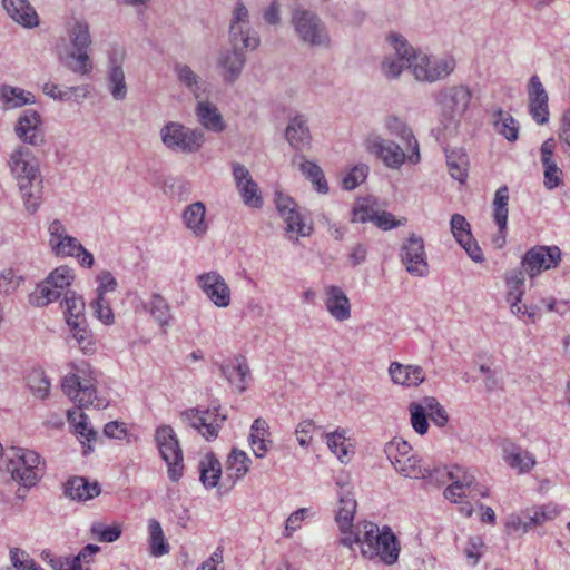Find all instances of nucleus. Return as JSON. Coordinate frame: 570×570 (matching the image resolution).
<instances>
[{
	"instance_id": "1",
	"label": "nucleus",
	"mask_w": 570,
	"mask_h": 570,
	"mask_svg": "<svg viewBox=\"0 0 570 570\" xmlns=\"http://www.w3.org/2000/svg\"><path fill=\"white\" fill-rule=\"evenodd\" d=\"M73 373L66 375L62 380L61 387L63 393L78 404L79 409L69 410L67 412L68 420L75 426V431L88 442L87 453L92 450L90 442L96 441L97 432L89 428L88 417L80 412L81 407L95 406L105 409L108 401L105 397H98L96 392V379L92 377V371L86 362L71 364Z\"/></svg>"
},
{
	"instance_id": "2",
	"label": "nucleus",
	"mask_w": 570,
	"mask_h": 570,
	"mask_svg": "<svg viewBox=\"0 0 570 570\" xmlns=\"http://www.w3.org/2000/svg\"><path fill=\"white\" fill-rule=\"evenodd\" d=\"M472 100V91L466 85L448 86L439 90L435 101L440 107V128L444 136H453L462 122Z\"/></svg>"
},
{
	"instance_id": "3",
	"label": "nucleus",
	"mask_w": 570,
	"mask_h": 570,
	"mask_svg": "<svg viewBox=\"0 0 570 570\" xmlns=\"http://www.w3.org/2000/svg\"><path fill=\"white\" fill-rule=\"evenodd\" d=\"M363 531L361 554L368 559H379L386 566L397 562L401 544L392 529L384 525L382 529L371 521L361 522Z\"/></svg>"
},
{
	"instance_id": "4",
	"label": "nucleus",
	"mask_w": 570,
	"mask_h": 570,
	"mask_svg": "<svg viewBox=\"0 0 570 570\" xmlns=\"http://www.w3.org/2000/svg\"><path fill=\"white\" fill-rule=\"evenodd\" d=\"M4 469L26 490L37 484L42 475L40 455L29 449L11 448L4 453Z\"/></svg>"
},
{
	"instance_id": "5",
	"label": "nucleus",
	"mask_w": 570,
	"mask_h": 570,
	"mask_svg": "<svg viewBox=\"0 0 570 570\" xmlns=\"http://www.w3.org/2000/svg\"><path fill=\"white\" fill-rule=\"evenodd\" d=\"M161 144L171 153L191 155L198 153L204 142L202 129L190 128L179 121H167L159 130Z\"/></svg>"
},
{
	"instance_id": "6",
	"label": "nucleus",
	"mask_w": 570,
	"mask_h": 570,
	"mask_svg": "<svg viewBox=\"0 0 570 570\" xmlns=\"http://www.w3.org/2000/svg\"><path fill=\"white\" fill-rule=\"evenodd\" d=\"M456 68V59L451 53L429 56L416 50L412 75L420 82L434 83L449 78Z\"/></svg>"
},
{
	"instance_id": "7",
	"label": "nucleus",
	"mask_w": 570,
	"mask_h": 570,
	"mask_svg": "<svg viewBox=\"0 0 570 570\" xmlns=\"http://www.w3.org/2000/svg\"><path fill=\"white\" fill-rule=\"evenodd\" d=\"M292 24L298 39L309 47L328 48L331 37L322 19L313 11L297 8L292 14Z\"/></svg>"
},
{
	"instance_id": "8",
	"label": "nucleus",
	"mask_w": 570,
	"mask_h": 570,
	"mask_svg": "<svg viewBox=\"0 0 570 570\" xmlns=\"http://www.w3.org/2000/svg\"><path fill=\"white\" fill-rule=\"evenodd\" d=\"M393 52L386 55L381 62V71L389 80L400 78L404 69L412 72L416 49L400 33H390L386 38Z\"/></svg>"
},
{
	"instance_id": "9",
	"label": "nucleus",
	"mask_w": 570,
	"mask_h": 570,
	"mask_svg": "<svg viewBox=\"0 0 570 570\" xmlns=\"http://www.w3.org/2000/svg\"><path fill=\"white\" fill-rule=\"evenodd\" d=\"M155 439L163 460L168 465V476L171 481H178L184 471L183 451L178 439L169 425L159 426L156 430Z\"/></svg>"
},
{
	"instance_id": "10",
	"label": "nucleus",
	"mask_w": 570,
	"mask_h": 570,
	"mask_svg": "<svg viewBox=\"0 0 570 570\" xmlns=\"http://www.w3.org/2000/svg\"><path fill=\"white\" fill-rule=\"evenodd\" d=\"M181 420L188 426L195 429L207 441L218 436V433L226 421V415L219 413L218 407L199 409L193 407L181 413Z\"/></svg>"
},
{
	"instance_id": "11",
	"label": "nucleus",
	"mask_w": 570,
	"mask_h": 570,
	"mask_svg": "<svg viewBox=\"0 0 570 570\" xmlns=\"http://www.w3.org/2000/svg\"><path fill=\"white\" fill-rule=\"evenodd\" d=\"M277 212L285 223V230L289 239L298 240V237H307L313 232V226L305 223L302 214L297 209V204L293 198L282 193L275 196Z\"/></svg>"
},
{
	"instance_id": "12",
	"label": "nucleus",
	"mask_w": 570,
	"mask_h": 570,
	"mask_svg": "<svg viewBox=\"0 0 570 570\" xmlns=\"http://www.w3.org/2000/svg\"><path fill=\"white\" fill-rule=\"evenodd\" d=\"M561 261V250L557 246H539L531 248L522 258V268L531 277L543 269L556 267Z\"/></svg>"
},
{
	"instance_id": "13",
	"label": "nucleus",
	"mask_w": 570,
	"mask_h": 570,
	"mask_svg": "<svg viewBox=\"0 0 570 570\" xmlns=\"http://www.w3.org/2000/svg\"><path fill=\"white\" fill-rule=\"evenodd\" d=\"M196 284L204 295L217 307L229 306L230 288L224 277L216 271L199 274Z\"/></svg>"
},
{
	"instance_id": "14",
	"label": "nucleus",
	"mask_w": 570,
	"mask_h": 570,
	"mask_svg": "<svg viewBox=\"0 0 570 570\" xmlns=\"http://www.w3.org/2000/svg\"><path fill=\"white\" fill-rule=\"evenodd\" d=\"M229 33L235 47L238 42H240L244 48L252 50L259 46V37L257 32L249 27L248 10L242 2H238L233 11Z\"/></svg>"
},
{
	"instance_id": "15",
	"label": "nucleus",
	"mask_w": 570,
	"mask_h": 570,
	"mask_svg": "<svg viewBox=\"0 0 570 570\" xmlns=\"http://www.w3.org/2000/svg\"><path fill=\"white\" fill-rule=\"evenodd\" d=\"M401 261L406 271L414 276H424L429 265L423 238L412 234L401 247Z\"/></svg>"
},
{
	"instance_id": "16",
	"label": "nucleus",
	"mask_w": 570,
	"mask_h": 570,
	"mask_svg": "<svg viewBox=\"0 0 570 570\" xmlns=\"http://www.w3.org/2000/svg\"><path fill=\"white\" fill-rule=\"evenodd\" d=\"M126 51L122 47L112 46L108 51V88L115 100H124L127 96V86L122 65Z\"/></svg>"
},
{
	"instance_id": "17",
	"label": "nucleus",
	"mask_w": 570,
	"mask_h": 570,
	"mask_svg": "<svg viewBox=\"0 0 570 570\" xmlns=\"http://www.w3.org/2000/svg\"><path fill=\"white\" fill-rule=\"evenodd\" d=\"M8 166L18 183L35 180L41 176L39 164L35 155L27 147H17L9 156Z\"/></svg>"
},
{
	"instance_id": "18",
	"label": "nucleus",
	"mask_w": 570,
	"mask_h": 570,
	"mask_svg": "<svg viewBox=\"0 0 570 570\" xmlns=\"http://www.w3.org/2000/svg\"><path fill=\"white\" fill-rule=\"evenodd\" d=\"M14 132L23 144L35 147L42 146L46 141L41 117L31 109L24 110L19 116Z\"/></svg>"
},
{
	"instance_id": "19",
	"label": "nucleus",
	"mask_w": 570,
	"mask_h": 570,
	"mask_svg": "<svg viewBox=\"0 0 570 570\" xmlns=\"http://www.w3.org/2000/svg\"><path fill=\"white\" fill-rule=\"evenodd\" d=\"M99 283L96 292V298L89 304V308L92 315L99 321H112L114 312L111 309L109 301L106 298L108 292H114L117 287V281L112 274L108 271L101 272L97 276Z\"/></svg>"
},
{
	"instance_id": "20",
	"label": "nucleus",
	"mask_w": 570,
	"mask_h": 570,
	"mask_svg": "<svg viewBox=\"0 0 570 570\" xmlns=\"http://www.w3.org/2000/svg\"><path fill=\"white\" fill-rule=\"evenodd\" d=\"M233 176L244 204L248 207L261 208L263 198L258 185L253 180L249 170L244 165L234 163Z\"/></svg>"
},
{
	"instance_id": "21",
	"label": "nucleus",
	"mask_w": 570,
	"mask_h": 570,
	"mask_svg": "<svg viewBox=\"0 0 570 570\" xmlns=\"http://www.w3.org/2000/svg\"><path fill=\"white\" fill-rule=\"evenodd\" d=\"M451 232L455 240L465 249L472 261L483 262V253L471 234L470 224L461 214H453L451 217Z\"/></svg>"
},
{
	"instance_id": "22",
	"label": "nucleus",
	"mask_w": 570,
	"mask_h": 570,
	"mask_svg": "<svg viewBox=\"0 0 570 570\" xmlns=\"http://www.w3.org/2000/svg\"><path fill=\"white\" fill-rule=\"evenodd\" d=\"M368 149L392 169H399L407 160L409 150L405 151L396 142L380 136L368 141Z\"/></svg>"
},
{
	"instance_id": "23",
	"label": "nucleus",
	"mask_w": 570,
	"mask_h": 570,
	"mask_svg": "<svg viewBox=\"0 0 570 570\" xmlns=\"http://www.w3.org/2000/svg\"><path fill=\"white\" fill-rule=\"evenodd\" d=\"M529 111L538 125H544L549 121L548 94L537 75L529 80L528 86Z\"/></svg>"
},
{
	"instance_id": "24",
	"label": "nucleus",
	"mask_w": 570,
	"mask_h": 570,
	"mask_svg": "<svg viewBox=\"0 0 570 570\" xmlns=\"http://www.w3.org/2000/svg\"><path fill=\"white\" fill-rule=\"evenodd\" d=\"M384 126L390 135L400 138L409 149L407 161L413 165L419 164L421 160L419 142L407 124L396 116H389Z\"/></svg>"
},
{
	"instance_id": "25",
	"label": "nucleus",
	"mask_w": 570,
	"mask_h": 570,
	"mask_svg": "<svg viewBox=\"0 0 570 570\" xmlns=\"http://www.w3.org/2000/svg\"><path fill=\"white\" fill-rule=\"evenodd\" d=\"M48 232L49 246L57 257L73 256L77 248H81V244L67 234L66 227L59 219L49 224Z\"/></svg>"
},
{
	"instance_id": "26",
	"label": "nucleus",
	"mask_w": 570,
	"mask_h": 570,
	"mask_svg": "<svg viewBox=\"0 0 570 570\" xmlns=\"http://www.w3.org/2000/svg\"><path fill=\"white\" fill-rule=\"evenodd\" d=\"M246 62L245 53L234 48L222 50L217 57L218 73L226 83H234L239 79Z\"/></svg>"
},
{
	"instance_id": "27",
	"label": "nucleus",
	"mask_w": 570,
	"mask_h": 570,
	"mask_svg": "<svg viewBox=\"0 0 570 570\" xmlns=\"http://www.w3.org/2000/svg\"><path fill=\"white\" fill-rule=\"evenodd\" d=\"M556 146V140L549 138L542 142L540 148L541 163L543 166V184L549 190L557 188L563 181V173L553 158Z\"/></svg>"
},
{
	"instance_id": "28",
	"label": "nucleus",
	"mask_w": 570,
	"mask_h": 570,
	"mask_svg": "<svg viewBox=\"0 0 570 570\" xmlns=\"http://www.w3.org/2000/svg\"><path fill=\"white\" fill-rule=\"evenodd\" d=\"M396 472L401 475L414 480H430L431 482L434 479V475H444L445 472L442 469L435 468L430 469L422 464L421 458L413 453V451L405 459L400 460L397 462H393L392 464Z\"/></svg>"
},
{
	"instance_id": "29",
	"label": "nucleus",
	"mask_w": 570,
	"mask_h": 570,
	"mask_svg": "<svg viewBox=\"0 0 570 570\" xmlns=\"http://www.w3.org/2000/svg\"><path fill=\"white\" fill-rule=\"evenodd\" d=\"M181 220L195 238L205 237L209 229V223L206 219V206L203 202H194L186 206L181 213Z\"/></svg>"
},
{
	"instance_id": "30",
	"label": "nucleus",
	"mask_w": 570,
	"mask_h": 570,
	"mask_svg": "<svg viewBox=\"0 0 570 570\" xmlns=\"http://www.w3.org/2000/svg\"><path fill=\"white\" fill-rule=\"evenodd\" d=\"M248 443L257 459H264L273 444L269 425L266 420L258 417L250 425Z\"/></svg>"
},
{
	"instance_id": "31",
	"label": "nucleus",
	"mask_w": 570,
	"mask_h": 570,
	"mask_svg": "<svg viewBox=\"0 0 570 570\" xmlns=\"http://www.w3.org/2000/svg\"><path fill=\"white\" fill-rule=\"evenodd\" d=\"M222 375L239 392L247 389L250 371L244 356H235L220 365Z\"/></svg>"
},
{
	"instance_id": "32",
	"label": "nucleus",
	"mask_w": 570,
	"mask_h": 570,
	"mask_svg": "<svg viewBox=\"0 0 570 570\" xmlns=\"http://www.w3.org/2000/svg\"><path fill=\"white\" fill-rule=\"evenodd\" d=\"M2 7L12 20L26 28L39 24L38 14L28 0H2Z\"/></svg>"
},
{
	"instance_id": "33",
	"label": "nucleus",
	"mask_w": 570,
	"mask_h": 570,
	"mask_svg": "<svg viewBox=\"0 0 570 570\" xmlns=\"http://www.w3.org/2000/svg\"><path fill=\"white\" fill-rule=\"evenodd\" d=\"M503 460L520 474L530 472L537 463L532 453L514 443L503 445Z\"/></svg>"
},
{
	"instance_id": "34",
	"label": "nucleus",
	"mask_w": 570,
	"mask_h": 570,
	"mask_svg": "<svg viewBox=\"0 0 570 570\" xmlns=\"http://www.w3.org/2000/svg\"><path fill=\"white\" fill-rule=\"evenodd\" d=\"M285 137L289 145L296 150L309 147L312 135L307 119L302 115L293 117L287 125Z\"/></svg>"
},
{
	"instance_id": "35",
	"label": "nucleus",
	"mask_w": 570,
	"mask_h": 570,
	"mask_svg": "<svg viewBox=\"0 0 570 570\" xmlns=\"http://www.w3.org/2000/svg\"><path fill=\"white\" fill-rule=\"evenodd\" d=\"M292 164L298 167L299 171L313 184L317 193L323 195L328 193L327 180L322 168L316 163L306 159L304 155H298L293 158Z\"/></svg>"
},
{
	"instance_id": "36",
	"label": "nucleus",
	"mask_w": 570,
	"mask_h": 570,
	"mask_svg": "<svg viewBox=\"0 0 570 570\" xmlns=\"http://www.w3.org/2000/svg\"><path fill=\"white\" fill-rule=\"evenodd\" d=\"M67 342L79 347L83 353L95 351L96 340L88 323H67Z\"/></svg>"
},
{
	"instance_id": "37",
	"label": "nucleus",
	"mask_w": 570,
	"mask_h": 570,
	"mask_svg": "<svg viewBox=\"0 0 570 570\" xmlns=\"http://www.w3.org/2000/svg\"><path fill=\"white\" fill-rule=\"evenodd\" d=\"M343 489L340 482L336 483ZM338 511L336 513V522L342 533L353 528L354 514L356 512V500L350 491L341 490L338 492Z\"/></svg>"
},
{
	"instance_id": "38",
	"label": "nucleus",
	"mask_w": 570,
	"mask_h": 570,
	"mask_svg": "<svg viewBox=\"0 0 570 570\" xmlns=\"http://www.w3.org/2000/svg\"><path fill=\"white\" fill-rule=\"evenodd\" d=\"M199 124L207 130L213 132H223L226 124L218 108L209 101H198L195 109Z\"/></svg>"
},
{
	"instance_id": "39",
	"label": "nucleus",
	"mask_w": 570,
	"mask_h": 570,
	"mask_svg": "<svg viewBox=\"0 0 570 570\" xmlns=\"http://www.w3.org/2000/svg\"><path fill=\"white\" fill-rule=\"evenodd\" d=\"M99 493V483L90 482L83 476H73L65 485V494L72 500L87 501L98 497Z\"/></svg>"
},
{
	"instance_id": "40",
	"label": "nucleus",
	"mask_w": 570,
	"mask_h": 570,
	"mask_svg": "<svg viewBox=\"0 0 570 570\" xmlns=\"http://www.w3.org/2000/svg\"><path fill=\"white\" fill-rule=\"evenodd\" d=\"M390 376L395 384L417 386L425 380L424 370L420 366L403 365L393 362L389 368Z\"/></svg>"
},
{
	"instance_id": "41",
	"label": "nucleus",
	"mask_w": 570,
	"mask_h": 570,
	"mask_svg": "<svg viewBox=\"0 0 570 570\" xmlns=\"http://www.w3.org/2000/svg\"><path fill=\"white\" fill-rule=\"evenodd\" d=\"M18 188L26 210L30 214H35L39 209L42 199V176L35 180L30 179L18 183Z\"/></svg>"
},
{
	"instance_id": "42",
	"label": "nucleus",
	"mask_w": 570,
	"mask_h": 570,
	"mask_svg": "<svg viewBox=\"0 0 570 570\" xmlns=\"http://www.w3.org/2000/svg\"><path fill=\"white\" fill-rule=\"evenodd\" d=\"M326 307L336 320L343 321L350 317V302L344 292L336 286H330L326 291Z\"/></svg>"
},
{
	"instance_id": "43",
	"label": "nucleus",
	"mask_w": 570,
	"mask_h": 570,
	"mask_svg": "<svg viewBox=\"0 0 570 570\" xmlns=\"http://www.w3.org/2000/svg\"><path fill=\"white\" fill-rule=\"evenodd\" d=\"M252 459L245 451L234 449L226 462V475L234 482L243 479L249 471Z\"/></svg>"
},
{
	"instance_id": "44",
	"label": "nucleus",
	"mask_w": 570,
	"mask_h": 570,
	"mask_svg": "<svg viewBox=\"0 0 570 570\" xmlns=\"http://www.w3.org/2000/svg\"><path fill=\"white\" fill-rule=\"evenodd\" d=\"M43 92L60 101H69L72 98L77 102L86 99L89 95V87L88 86H75V87H59L56 83H45L43 86Z\"/></svg>"
},
{
	"instance_id": "45",
	"label": "nucleus",
	"mask_w": 570,
	"mask_h": 570,
	"mask_svg": "<svg viewBox=\"0 0 570 570\" xmlns=\"http://www.w3.org/2000/svg\"><path fill=\"white\" fill-rule=\"evenodd\" d=\"M524 269L522 271H513L507 277V285L509 287L508 292V301L511 304V311L515 315H524L525 311H522V307L519 305L521 297L523 295V286H524Z\"/></svg>"
},
{
	"instance_id": "46",
	"label": "nucleus",
	"mask_w": 570,
	"mask_h": 570,
	"mask_svg": "<svg viewBox=\"0 0 570 570\" xmlns=\"http://www.w3.org/2000/svg\"><path fill=\"white\" fill-rule=\"evenodd\" d=\"M0 97L3 101V109H16L26 105L35 104V96L24 89L2 86L0 89Z\"/></svg>"
},
{
	"instance_id": "47",
	"label": "nucleus",
	"mask_w": 570,
	"mask_h": 570,
	"mask_svg": "<svg viewBox=\"0 0 570 570\" xmlns=\"http://www.w3.org/2000/svg\"><path fill=\"white\" fill-rule=\"evenodd\" d=\"M446 164L452 178L463 183L469 170L468 155L462 149L446 150Z\"/></svg>"
},
{
	"instance_id": "48",
	"label": "nucleus",
	"mask_w": 570,
	"mask_h": 570,
	"mask_svg": "<svg viewBox=\"0 0 570 570\" xmlns=\"http://www.w3.org/2000/svg\"><path fill=\"white\" fill-rule=\"evenodd\" d=\"M149 532V553L153 557H161L169 552V543L167 542L163 528L156 519L148 522Z\"/></svg>"
},
{
	"instance_id": "49",
	"label": "nucleus",
	"mask_w": 570,
	"mask_h": 570,
	"mask_svg": "<svg viewBox=\"0 0 570 570\" xmlns=\"http://www.w3.org/2000/svg\"><path fill=\"white\" fill-rule=\"evenodd\" d=\"M345 431L336 430L335 432L326 434V443L328 449L337 456L342 463L350 461V454L352 453L351 444H347Z\"/></svg>"
},
{
	"instance_id": "50",
	"label": "nucleus",
	"mask_w": 570,
	"mask_h": 570,
	"mask_svg": "<svg viewBox=\"0 0 570 570\" xmlns=\"http://www.w3.org/2000/svg\"><path fill=\"white\" fill-rule=\"evenodd\" d=\"M410 412V422L413 430L420 434L424 435L429 430L428 422V407H425V397H423L420 402H412L409 404Z\"/></svg>"
},
{
	"instance_id": "51",
	"label": "nucleus",
	"mask_w": 570,
	"mask_h": 570,
	"mask_svg": "<svg viewBox=\"0 0 570 570\" xmlns=\"http://www.w3.org/2000/svg\"><path fill=\"white\" fill-rule=\"evenodd\" d=\"M70 51H88L91 45L89 24L85 21H76L70 30Z\"/></svg>"
},
{
	"instance_id": "52",
	"label": "nucleus",
	"mask_w": 570,
	"mask_h": 570,
	"mask_svg": "<svg viewBox=\"0 0 570 570\" xmlns=\"http://www.w3.org/2000/svg\"><path fill=\"white\" fill-rule=\"evenodd\" d=\"M200 481L206 488L217 485L222 474L220 462L213 455H206L200 462Z\"/></svg>"
},
{
	"instance_id": "53",
	"label": "nucleus",
	"mask_w": 570,
	"mask_h": 570,
	"mask_svg": "<svg viewBox=\"0 0 570 570\" xmlns=\"http://www.w3.org/2000/svg\"><path fill=\"white\" fill-rule=\"evenodd\" d=\"M86 304L82 296L78 295L75 291H67L61 302V309L66 321L83 316Z\"/></svg>"
},
{
	"instance_id": "54",
	"label": "nucleus",
	"mask_w": 570,
	"mask_h": 570,
	"mask_svg": "<svg viewBox=\"0 0 570 570\" xmlns=\"http://www.w3.org/2000/svg\"><path fill=\"white\" fill-rule=\"evenodd\" d=\"M559 513L560 511L557 505L544 504L527 510V519H529L531 528L534 529L543 525L546 522L554 520Z\"/></svg>"
},
{
	"instance_id": "55",
	"label": "nucleus",
	"mask_w": 570,
	"mask_h": 570,
	"mask_svg": "<svg viewBox=\"0 0 570 570\" xmlns=\"http://www.w3.org/2000/svg\"><path fill=\"white\" fill-rule=\"evenodd\" d=\"M493 125L495 130L504 136L509 141H515L518 139L519 126L511 115L502 110H498Z\"/></svg>"
},
{
	"instance_id": "56",
	"label": "nucleus",
	"mask_w": 570,
	"mask_h": 570,
	"mask_svg": "<svg viewBox=\"0 0 570 570\" xmlns=\"http://www.w3.org/2000/svg\"><path fill=\"white\" fill-rule=\"evenodd\" d=\"M61 293L45 279L37 285L29 296V302L35 306H46L60 297Z\"/></svg>"
},
{
	"instance_id": "57",
	"label": "nucleus",
	"mask_w": 570,
	"mask_h": 570,
	"mask_svg": "<svg viewBox=\"0 0 570 570\" xmlns=\"http://www.w3.org/2000/svg\"><path fill=\"white\" fill-rule=\"evenodd\" d=\"M174 71L179 82L191 91L196 98H198V91L200 89V78L198 75L194 72L188 65L180 62L175 63Z\"/></svg>"
},
{
	"instance_id": "58",
	"label": "nucleus",
	"mask_w": 570,
	"mask_h": 570,
	"mask_svg": "<svg viewBox=\"0 0 570 570\" xmlns=\"http://www.w3.org/2000/svg\"><path fill=\"white\" fill-rule=\"evenodd\" d=\"M65 65L73 72L88 75L92 70V62L88 51H69Z\"/></svg>"
},
{
	"instance_id": "59",
	"label": "nucleus",
	"mask_w": 570,
	"mask_h": 570,
	"mask_svg": "<svg viewBox=\"0 0 570 570\" xmlns=\"http://www.w3.org/2000/svg\"><path fill=\"white\" fill-rule=\"evenodd\" d=\"M75 279L73 271L67 265L55 268L47 277V284H51L60 293L69 287Z\"/></svg>"
},
{
	"instance_id": "60",
	"label": "nucleus",
	"mask_w": 570,
	"mask_h": 570,
	"mask_svg": "<svg viewBox=\"0 0 570 570\" xmlns=\"http://www.w3.org/2000/svg\"><path fill=\"white\" fill-rule=\"evenodd\" d=\"M144 308L148 311L149 315L155 318V321H168L171 317L168 303L158 294H154L150 299L145 303Z\"/></svg>"
},
{
	"instance_id": "61",
	"label": "nucleus",
	"mask_w": 570,
	"mask_h": 570,
	"mask_svg": "<svg viewBox=\"0 0 570 570\" xmlns=\"http://www.w3.org/2000/svg\"><path fill=\"white\" fill-rule=\"evenodd\" d=\"M384 452L390 460L391 464L397 462L399 459L403 460L412 452V446L404 440L394 438L384 448Z\"/></svg>"
},
{
	"instance_id": "62",
	"label": "nucleus",
	"mask_w": 570,
	"mask_h": 570,
	"mask_svg": "<svg viewBox=\"0 0 570 570\" xmlns=\"http://www.w3.org/2000/svg\"><path fill=\"white\" fill-rule=\"evenodd\" d=\"M28 385L35 396L45 399L50 391V382L42 371H32L28 376Z\"/></svg>"
},
{
	"instance_id": "63",
	"label": "nucleus",
	"mask_w": 570,
	"mask_h": 570,
	"mask_svg": "<svg viewBox=\"0 0 570 570\" xmlns=\"http://www.w3.org/2000/svg\"><path fill=\"white\" fill-rule=\"evenodd\" d=\"M368 175V166L365 164H358L354 166L342 180V185L346 190H353L360 186Z\"/></svg>"
},
{
	"instance_id": "64",
	"label": "nucleus",
	"mask_w": 570,
	"mask_h": 570,
	"mask_svg": "<svg viewBox=\"0 0 570 570\" xmlns=\"http://www.w3.org/2000/svg\"><path fill=\"white\" fill-rule=\"evenodd\" d=\"M425 407H428L429 417L435 425L439 428L446 425L449 421L448 413L435 397L425 396Z\"/></svg>"
}]
</instances>
